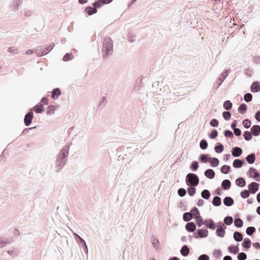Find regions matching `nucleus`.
<instances>
[{
    "label": "nucleus",
    "mask_w": 260,
    "mask_h": 260,
    "mask_svg": "<svg viewBox=\"0 0 260 260\" xmlns=\"http://www.w3.org/2000/svg\"><path fill=\"white\" fill-rule=\"evenodd\" d=\"M70 146L67 145L63 147L56 156L55 162L56 172H59L67 162V158L69 154Z\"/></svg>",
    "instance_id": "obj_1"
},
{
    "label": "nucleus",
    "mask_w": 260,
    "mask_h": 260,
    "mask_svg": "<svg viewBox=\"0 0 260 260\" xmlns=\"http://www.w3.org/2000/svg\"><path fill=\"white\" fill-rule=\"evenodd\" d=\"M102 53L104 59H106L112 55L113 53V44L111 38L106 37L103 41Z\"/></svg>",
    "instance_id": "obj_2"
},
{
    "label": "nucleus",
    "mask_w": 260,
    "mask_h": 260,
    "mask_svg": "<svg viewBox=\"0 0 260 260\" xmlns=\"http://www.w3.org/2000/svg\"><path fill=\"white\" fill-rule=\"evenodd\" d=\"M199 181L198 176L193 173L187 174L185 177V182L187 185L197 186L199 183Z\"/></svg>",
    "instance_id": "obj_3"
},
{
    "label": "nucleus",
    "mask_w": 260,
    "mask_h": 260,
    "mask_svg": "<svg viewBox=\"0 0 260 260\" xmlns=\"http://www.w3.org/2000/svg\"><path fill=\"white\" fill-rule=\"evenodd\" d=\"M54 45L53 46L50 45L49 46H39L37 47L36 50V55L38 56H42L44 55L47 54L49 52L52 50L53 48Z\"/></svg>",
    "instance_id": "obj_4"
},
{
    "label": "nucleus",
    "mask_w": 260,
    "mask_h": 260,
    "mask_svg": "<svg viewBox=\"0 0 260 260\" xmlns=\"http://www.w3.org/2000/svg\"><path fill=\"white\" fill-rule=\"evenodd\" d=\"M247 175L256 181L260 182V173L254 168L250 167L247 173Z\"/></svg>",
    "instance_id": "obj_5"
},
{
    "label": "nucleus",
    "mask_w": 260,
    "mask_h": 260,
    "mask_svg": "<svg viewBox=\"0 0 260 260\" xmlns=\"http://www.w3.org/2000/svg\"><path fill=\"white\" fill-rule=\"evenodd\" d=\"M196 238H205L208 236V231L207 229L203 228L197 230L193 233Z\"/></svg>",
    "instance_id": "obj_6"
},
{
    "label": "nucleus",
    "mask_w": 260,
    "mask_h": 260,
    "mask_svg": "<svg viewBox=\"0 0 260 260\" xmlns=\"http://www.w3.org/2000/svg\"><path fill=\"white\" fill-rule=\"evenodd\" d=\"M34 118V108L29 109V112L24 116V123L27 126L30 125Z\"/></svg>",
    "instance_id": "obj_7"
},
{
    "label": "nucleus",
    "mask_w": 260,
    "mask_h": 260,
    "mask_svg": "<svg viewBox=\"0 0 260 260\" xmlns=\"http://www.w3.org/2000/svg\"><path fill=\"white\" fill-rule=\"evenodd\" d=\"M259 184L255 182H252L248 185V188L252 194H255L259 189Z\"/></svg>",
    "instance_id": "obj_8"
},
{
    "label": "nucleus",
    "mask_w": 260,
    "mask_h": 260,
    "mask_svg": "<svg viewBox=\"0 0 260 260\" xmlns=\"http://www.w3.org/2000/svg\"><path fill=\"white\" fill-rule=\"evenodd\" d=\"M205 225L211 230H214L216 228V224L212 219H206L205 220Z\"/></svg>",
    "instance_id": "obj_9"
},
{
    "label": "nucleus",
    "mask_w": 260,
    "mask_h": 260,
    "mask_svg": "<svg viewBox=\"0 0 260 260\" xmlns=\"http://www.w3.org/2000/svg\"><path fill=\"white\" fill-rule=\"evenodd\" d=\"M225 77L222 76L221 74L219 76L215 82L214 83L213 88L217 90L219 86L221 85L223 81L225 80Z\"/></svg>",
    "instance_id": "obj_10"
},
{
    "label": "nucleus",
    "mask_w": 260,
    "mask_h": 260,
    "mask_svg": "<svg viewBox=\"0 0 260 260\" xmlns=\"http://www.w3.org/2000/svg\"><path fill=\"white\" fill-rule=\"evenodd\" d=\"M250 91L253 93H256L260 91V82L256 81L253 82L250 86Z\"/></svg>",
    "instance_id": "obj_11"
},
{
    "label": "nucleus",
    "mask_w": 260,
    "mask_h": 260,
    "mask_svg": "<svg viewBox=\"0 0 260 260\" xmlns=\"http://www.w3.org/2000/svg\"><path fill=\"white\" fill-rule=\"evenodd\" d=\"M197 225L196 223L192 221L187 222L185 225L186 230L189 233L195 232Z\"/></svg>",
    "instance_id": "obj_12"
},
{
    "label": "nucleus",
    "mask_w": 260,
    "mask_h": 260,
    "mask_svg": "<svg viewBox=\"0 0 260 260\" xmlns=\"http://www.w3.org/2000/svg\"><path fill=\"white\" fill-rule=\"evenodd\" d=\"M243 152L242 149L239 147L235 146L232 150V154L234 157H239Z\"/></svg>",
    "instance_id": "obj_13"
},
{
    "label": "nucleus",
    "mask_w": 260,
    "mask_h": 260,
    "mask_svg": "<svg viewBox=\"0 0 260 260\" xmlns=\"http://www.w3.org/2000/svg\"><path fill=\"white\" fill-rule=\"evenodd\" d=\"M211 157L208 154H201L199 157V160L201 163H207L209 162Z\"/></svg>",
    "instance_id": "obj_14"
},
{
    "label": "nucleus",
    "mask_w": 260,
    "mask_h": 260,
    "mask_svg": "<svg viewBox=\"0 0 260 260\" xmlns=\"http://www.w3.org/2000/svg\"><path fill=\"white\" fill-rule=\"evenodd\" d=\"M250 131L253 135L257 137L260 135V125L255 124L253 125L250 128Z\"/></svg>",
    "instance_id": "obj_15"
},
{
    "label": "nucleus",
    "mask_w": 260,
    "mask_h": 260,
    "mask_svg": "<svg viewBox=\"0 0 260 260\" xmlns=\"http://www.w3.org/2000/svg\"><path fill=\"white\" fill-rule=\"evenodd\" d=\"M204 175L210 179H212L215 177V173L213 170L208 169L204 172Z\"/></svg>",
    "instance_id": "obj_16"
},
{
    "label": "nucleus",
    "mask_w": 260,
    "mask_h": 260,
    "mask_svg": "<svg viewBox=\"0 0 260 260\" xmlns=\"http://www.w3.org/2000/svg\"><path fill=\"white\" fill-rule=\"evenodd\" d=\"M223 203L225 206L230 207L234 204V201L232 197H226L223 199Z\"/></svg>",
    "instance_id": "obj_17"
},
{
    "label": "nucleus",
    "mask_w": 260,
    "mask_h": 260,
    "mask_svg": "<svg viewBox=\"0 0 260 260\" xmlns=\"http://www.w3.org/2000/svg\"><path fill=\"white\" fill-rule=\"evenodd\" d=\"M85 13H87L88 15L90 16L97 13L98 10L92 6H87L84 10Z\"/></svg>",
    "instance_id": "obj_18"
},
{
    "label": "nucleus",
    "mask_w": 260,
    "mask_h": 260,
    "mask_svg": "<svg viewBox=\"0 0 260 260\" xmlns=\"http://www.w3.org/2000/svg\"><path fill=\"white\" fill-rule=\"evenodd\" d=\"M239 244H237V245H231L228 247V251L229 252L233 253L234 254H236L238 253L239 251Z\"/></svg>",
    "instance_id": "obj_19"
},
{
    "label": "nucleus",
    "mask_w": 260,
    "mask_h": 260,
    "mask_svg": "<svg viewBox=\"0 0 260 260\" xmlns=\"http://www.w3.org/2000/svg\"><path fill=\"white\" fill-rule=\"evenodd\" d=\"M61 94L60 89L59 88H54L51 92V98L53 100H56Z\"/></svg>",
    "instance_id": "obj_20"
},
{
    "label": "nucleus",
    "mask_w": 260,
    "mask_h": 260,
    "mask_svg": "<svg viewBox=\"0 0 260 260\" xmlns=\"http://www.w3.org/2000/svg\"><path fill=\"white\" fill-rule=\"evenodd\" d=\"M190 253V249L188 246L186 245H184L182 246L180 249V253L183 256H187Z\"/></svg>",
    "instance_id": "obj_21"
},
{
    "label": "nucleus",
    "mask_w": 260,
    "mask_h": 260,
    "mask_svg": "<svg viewBox=\"0 0 260 260\" xmlns=\"http://www.w3.org/2000/svg\"><path fill=\"white\" fill-rule=\"evenodd\" d=\"M244 163L245 164L244 160L237 158L234 160L233 166L235 168H240Z\"/></svg>",
    "instance_id": "obj_22"
},
{
    "label": "nucleus",
    "mask_w": 260,
    "mask_h": 260,
    "mask_svg": "<svg viewBox=\"0 0 260 260\" xmlns=\"http://www.w3.org/2000/svg\"><path fill=\"white\" fill-rule=\"evenodd\" d=\"M233 238L236 242H239L243 240V236L241 232L236 231L234 233Z\"/></svg>",
    "instance_id": "obj_23"
},
{
    "label": "nucleus",
    "mask_w": 260,
    "mask_h": 260,
    "mask_svg": "<svg viewBox=\"0 0 260 260\" xmlns=\"http://www.w3.org/2000/svg\"><path fill=\"white\" fill-rule=\"evenodd\" d=\"M236 184L240 187H243L246 186V183L245 179L243 177L238 178L235 181Z\"/></svg>",
    "instance_id": "obj_24"
},
{
    "label": "nucleus",
    "mask_w": 260,
    "mask_h": 260,
    "mask_svg": "<svg viewBox=\"0 0 260 260\" xmlns=\"http://www.w3.org/2000/svg\"><path fill=\"white\" fill-rule=\"evenodd\" d=\"M245 159L248 164H253L256 159L255 153H251L247 155V156L246 157Z\"/></svg>",
    "instance_id": "obj_25"
},
{
    "label": "nucleus",
    "mask_w": 260,
    "mask_h": 260,
    "mask_svg": "<svg viewBox=\"0 0 260 260\" xmlns=\"http://www.w3.org/2000/svg\"><path fill=\"white\" fill-rule=\"evenodd\" d=\"M231 187V182L229 179H224L221 182V188L224 190H229Z\"/></svg>",
    "instance_id": "obj_26"
},
{
    "label": "nucleus",
    "mask_w": 260,
    "mask_h": 260,
    "mask_svg": "<svg viewBox=\"0 0 260 260\" xmlns=\"http://www.w3.org/2000/svg\"><path fill=\"white\" fill-rule=\"evenodd\" d=\"M251 240L248 238H245L243 240V242L242 243V245L245 249H248L251 247Z\"/></svg>",
    "instance_id": "obj_27"
},
{
    "label": "nucleus",
    "mask_w": 260,
    "mask_h": 260,
    "mask_svg": "<svg viewBox=\"0 0 260 260\" xmlns=\"http://www.w3.org/2000/svg\"><path fill=\"white\" fill-rule=\"evenodd\" d=\"M73 236L76 242L79 244V245L80 246L86 243L85 240L77 234L74 233Z\"/></svg>",
    "instance_id": "obj_28"
},
{
    "label": "nucleus",
    "mask_w": 260,
    "mask_h": 260,
    "mask_svg": "<svg viewBox=\"0 0 260 260\" xmlns=\"http://www.w3.org/2000/svg\"><path fill=\"white\" fill-rule=\"evenodd\" d=\"M196 224L198 227L202 226L203 224L205 225V221H204L203 217L201 215H199L195 217Z\"/></svg>",
    "instance_id": "obj_29"
},
{
    "label": "nucleus",
    "mask_w": 260,
    "mask_h": 260,
    "mask_svg": "<svg viewBox=\"0 0 260 260\" xmlns=\"http://www.w3.org/2000/svg\"><path fill=\"white\" fill-rule=\"evenodd\" d=\"M225 229H223L220 227H218L216 230V235L217 236L219 237L220 238H223L225 233Z\"/></svg>",
    "instance_id": "obj_30"
},
{
    "label": "nucleus",
    "mask_w": 260,
    "mask_h": 260,
    "mask_svg": "<svg viewBox=\"0 0 260 260\" xmlns=\"http://www.w3.org/2000/svg\"><path fill=\"white\" fill-rule=\"evenodd\" d=\"M209 162L212 167L214 168L217 167L219 165V160L216 157H211Z\"/></svg>",
    "instance_id": "obj_31"
},
{
    "label": "nucleus",
    "mask_w": 260,
    "mask_h": 260,
    "mask_svg": "<svg viewBox=\"0 0 260 260\" xmlns=\"http://www.w3.org/2000/svg\"><path fill=\"white\" fill-rule=\"evenodd\" d=\"M224 150L223 145L220 143H217L216 144L214 147V150L215 152L217 153H221Z\"/></svg>",
    "instance_id": "obj_32"
},
{
    "label": "nucleus",
    "mask_w": 260,
    "mask_h": 260,
    "mask_svg": "<svg viewBox=\"0 0 260 260\" xmlns=\"http://www.w3.org/2000/svg\"><path fill=\"white\" fill-rule=\"evenodd\" d=\"M247 110V106L245 103L241 104L238 108V111L241 114H244Z\"/></svg>",
    "instance_id": "obj_33"
},
{
    "label": "nucleus",
    "mask_w": 260,
    "mask_h": 260,
    "mask_svg": "<svg viewBox=\"0 0 260 260\" xmlns=\"http://www.w3.org/2000/svg\"><path fill=\"white\" fill-rule=\"evenodd\" d=\"M253 136V135L252 133H251V131H245L243 133L244 138L247 141H250L252 139Z\"/></svg>",
    "instance_id": "obj_34"
},
{
    "label": "nucleus",
    "mask_w": 260,
    "mask_h": 260,
    "mask_svg": "<svg viewBox=\"0 0 260 260\" xmlns=\"http://www.w3.org/2000/svg\"><path fill=\"white\" fill-rule=\"evenodd\" d=\"M202 198L205 200H208L210 198L211 193L209 190L204 189L201 193Z\"/></svg>",
    "instance_id": "obj_35"
},
{
    "label": "nucleus",
    "mask_w": 260,
    "mask_h": 260,
    "mask_svg": "<svg viewBox=\"0 0 260 260\" xmlns=\"http://www.w3.org/2000/svg\"><path fill=\"white\" fill-rule=\"evenodd\" d=\"M212 204L214 206H219L221 204V199L218 196H215L212 201Z\"/></svg>",
    "instance_id": "obj_36"
},
{
    "label": "nucleus",
    "mask_w": 260,
    "mask_h": 260,
    "mask_svg": "<svg viewBox=\"0 0 260 260\" xmlns=\"http://www.w3.org/2000/svg\"><path fill=\"white\" fill-rule=\"evenodd\" d=\"M231 170V167L229 165H224L220 168V171L222 174H227Z\"/></svg>",
    "instance_id": "obj_37"
},
{
    "label": "nucleus",
    "mask_w": 260,
    "mask_h": 260,
    "mask_svg": "<svg viewBox=\"0 0 260 260\" xmlns=\"http://www.w3.org/2000/svg\"><path fill=\"white\" fill-rule=\"evenodd\" d=\"M199 167V163L197 161H193L189 167L190 170L193 172H196Z\"/></svg>",
    "instance_id": "obj_38"
},
{
    "label": "nucleus",
    "mask_w": 260,
    "mask_h": 260,
    "mask_svg": "<svg viewBox=\"0 0 260 260\" xmlns=\"http://www.w3.org/2000/svg\"><path fill=\"white\" fill-rule=\"evenodd\" d=\"M233 106L232 103L230 100L225 101L223 104V108L225 110H229L232 109Z\"/></svg>",
    "instance_id": "obj_39"
},
{
    "label": "nucleus",
    "mask_w": 260,
    "mask_h": 260,
    "mask_svg": "<svg viewBox=\"0 0 260 260\" xmlns=\"http://www.w3.org/2000/svg\"><path fill=\"white\" fill-rule=\"evenodd\" d=\"M234 225L238 228H241L243 225V221L241 218H237L235 219Z\"/></svg>",
    "instance_id": "obj_40"
},
{
    "label": "nucleus",
    "mask_w": 260,
    "mask_h": 260,
    "mask_svg": "<svg viewBox=\"0 0 260 260\" xmlns=\"http://www.w3.org/2000/svg\"><path fill=\"white\" fill-rule=\"evenodd\" d=\"M191 214L189 212H186L183 213V219L184 221H189L192 219Z\"/></svg>",
    "instance_id": "obj_41"
},
{
    "label": "nucleus",
    "mask_w": 260,
    "mask_h": 260,
    "mask_svg": "<svg viewBox=\"0 0 260 260\" xmlns=\"http://www.w3.org/2000/svg\"><path fill=\"white\" fill-rule=\"evenodd\" d=\"M242 124L244 128L248 129L250 127L251 125V121L250 119L246 118L243 120Z\"/></svg>",
    "instance_id": "obj_42"
},
{
    "label": "nucleus",
    "mask_w": 260,
    "mask_h": 260,
    "mask_svg": "<svg viewBox=\"0 0 260 260\" xmlns=\"http://www.w3.org/2000/svg\"><path fill=\"white\" fill-rule=\"evenodd\" d=\"M191 214L192 217L194 216V217L200 215V211L199 209L196 207H193L189 212Z\"/></svg>",
    "instance_id": "obj_43"
},
{
    "label": "nucleus",
    "mask_w": 260,
    "mask_h": 260,
    "mask_svg": "<svg viewBox=\"0 0 260 260\" xmlns=\"http://www.w3.org/2000/svg\"><path fill=\"white\" fill-rule=\"evenodd\" d=\"M103 5L104 4H103L102 0H96L92 4L93 7L96 9L101 8Z\"/></svg>",
    "instance_id": "obj_44"
},
{
    "label": "nucleus",
    "mask_w": 260,
    "mask_h": 260,
    "mask_svg": "<svg viewBox=\"0 0 260 260\" xmlns=\"http://www.w3.org/2000/svg\"><path fill=\"white\" fill-rule=\"evenodd\" d=\"M223 221L226 225H230L233 222V219L232 216H228L224 217Z\"/></svg>",
    "instance_id": "obj_45"
},
{
    "label": "nucleus",
    "mask_w": 260,
    "mask_h": 260,
    "mask_svg": "<svg viewBox=\"0 0 260 260\" xmlns=\"http://www.w3.org/2000/svg\"><path fill=\"white\" fill-rule=\"evenodd\" d=\"M21 3V1L20 0H14L12 5V7L14 11H16L18 9L19 6Z\"/></svg>",
    "instance_id": "obj_46"
},
{
    "label": "nucleus",
    "mask_w": 260,
    "mask_h": 260,
    "mask_svg": "<svg viewBox=\"0 0 260 260\" xmlns=\"http://www.w3.org/2000/svg\"><path fill=\"white\" fill-rule=\"evenodd\" d=\"M55 110V109L54 106L53 105H50L47 108L46 113L47 115H52L54 113Z\"/></svg>",
    "instance_id": "obj_47"
},
{
    "label": "nucleus",
    "mask_w": 260,
    "mask_h": 260,
    "mask_svg": "<svg viewBox=\"0 0 260 260\" xmlns=\"http://www.w3.org/2000/svg\"><path fill=\"white\" fill-rule=\"evenodd\" d=\"M34 109L35 108V112L36 113H42L44 112V108H43V107L39 104H37L36 105L34 108H33Z\"/></svg>",
    "instance_id": "obj_48"
},
{
    "label": "nucleus",
    "mask_w": 260,
    "mask_h": 260,
    "mask_svg": "<svg viewBox=\"0 0 260 260\" xmlns=\"http://www.w3.org/2000/svg\"><path fill=\"white\" fill-rule=\"evenodd\" d=\"M200 147L201 149L205 150L208 147V142L205 139H202L200 142Z\"/></svg>",
    "instance_id": "obj_49"
},
{
    "label": "nucleus",
    "mask_w": 260,
    "mask_h": 260,
    "mask_svg": "<svg viewBox=\"0 0 260 260\" xmlns=\"http://www.w3.org/2000/svg\"><path fill=\"white\" fill-rule=\"evenodd\" d=\"M256 231L255 227L248 226L246 230V233L248 236H251Z\"/></svg>",
    "instance_id": "obj_50"
},
{
    "label": "nucleus",
    "mask_w": 260,
    "mask_h": 260,
    "mask_svg": "<svg viewBox=\"0 0 260 260\" xmlns=\"http://www.w3.org/2000/svg\"><path fill=\"white\" fill-rule=\"evenodd\" d=\"M218 136V132L215 129H214L212 131L211 133H208L209 137L211 139H214L216 138Z\"/></svg>",
    "instance_id": "obj_51"
},
{
    "label": "nucleus",
    "mask_w": 260,
    "mask_h": 260,
    "mask_svg": "<svg viewBox=\"0 0 260 260\" xmlns=\"http://www.w3.org/2000/svg\"><path fill=\"white\" fill-rule=\"evenodd\" d=\"M252 94L250 93H246L244 95V101L247 102H250L252 100Z\"/></svg>",
    "instance_id": "obj_52"
},
{
    "label": "nucleus",
    "mask_w": 260,
    "mask_h": 260,
    "mask_svg": "<svg viewBox=\"0 0 260 260\" xmlns=\"http://www.w3.org/2000/svg\"><path fill=\"white\" fill-rule=\"evenodd\" d=\"M187 192L190 196H193L196 192V188L193 186H189L187 188Z\"/></svg>",
    "instance_id": "obj_53"
},
{
    "label": "nucleus",
    "mask_w": 260,
    "mask_h": 260,
    "mask_svg": "<svg viewBox=\"0 0 260 260\" xmlns=\"http://www.w3.org/2000/svg\"><path fill=\"white\" fill-rule=\"evenodd\" d=\"M240 196L243 199H247L249 197L250 193L248 190L244 189L240 192Z\"/></svg>",
    "instance_id": "obj_54"
},
{
    "label": "nucleus",
    "mask_w": 260,
    "mask_h": 260,
    "mask_svg": "<svg viewBox=\"0 0 260 260\" xmlns=\"http://www.w3.org/2000/svg\"><path fill=\"white\" fill-rule=\"evenodd\" d=\"M107 103V98L106 96H103L102 98V99L100 101V102L99 103V107L101 108H103L105 105H106V104Z\"/></svg>",
    "instance_id": "obj_55"
},
{
    "label": "nucleus",
    "mask_w": 260,
    "mask_h": 260,
    "mask_svg": "<svg viewBox=\"0 0 260 260\" xmlns=\"http://www.w3.org/2000/svg\"><path fill=\"white\" fill-rule=\"evenodd\" d=\"M237 258L238 260H246L247 258V254L243 252H238Z\"/></svg>",
    "instance_id": "obj_56"
},
{
    "label": "nucleus",
    "mask_w": 260,
    "mask_h": 260,
    "mask_svg": "<svg viewBox=\"0 0 260 260\" xmlns=\"http://www.w3.org/2000/svg\"><path fill=\"white\" fill-rule=\"evenodd\" d=\"M224 135L225 137L233 138L234 137V134L231 130L226 129L224 131Z\"/></svg>",
    "instance_id": "obj_57"
},
{
    "label": "nucleus",
    "mask_w": 260,
    "mask_h": 260,
    "mask_svg": "<svg viewBox=\"0 0 260 260\" xmlns=\"http://www.w3.org/2000/svg\"><path fill=\"white\" fill-rule=\"evenodd\" d=\"M222 116L225 120H229L231 119V113L230 112L224 111L222 112Z\"/></svg>",
    "instance_id": "obj_58"
},
{
    "label": "nucleus",
    "mask_w": 260,
    "mask_h": 260,
    "mask_svg": "<svg viewBox=\"0 0 260 260\" xmlns=\"http://www.w3.org/2000/svg\"><path fill=\"white\" fill-rule=\"evenodd\" d=\"M210 124L212 127H216L218 126L219 121L217 119L213 118L210 120Z\"/></svg>",
    "instance_id": "obj_59"
},
{
    "label": "nucleus",
    "mask_w": 260,
    "mask_h": 260,
    "mask_svg": "<svg viewBox=\"0 0 260 260\" xmlns=\"http://www.w3.org/2000/svg\"><path fill=\"white\" fill-rule=\"evenodd\" d=\"M73 57L72 53H67L63 57V60L64 61H68L70 60Z\"/></svg>",
    "instance_id": "obj_60"
},
{
    "label": "nucleus",
    "mask_w": 260,
    "mask_h": 260,
    "mask_svg": "<svg viewBox=\"0 0 260 260\" xmlns=\"http://www.w3.org/2000/svg\"><path fill=\"white\" fill-rule=\"evenodd\" d=\"M178 194L180 197H183L186 194V190L183 188H180L178 190Z\"/></svg>",
    "instance_id": "obj_61"
},
{
    "label": "nucleus",
    "mask_w": 260,
    "mask_h": 260,
    "mask_svg": "<svg viewBox=\"0 0 260 260\" xmlns=\"http://www.w3.org/2000/svg\"><path fill=\"white\" fill-rule=\"evenodd\" d=\"M48 103V99L47 97H43L40 102L39 105L41 106L47 105Z\"/></svg>",
    "instance_id": "obj_62"
},
{
    "label": "nucleus",
    "mask_w": 260,
    "mask_h": 260,
    "mask_svg": "<svg viewBox=\"0 0 260 260\" xmlns=\"http://www.w3.org/2000/svg\"><path fill=\"white\" fill-rule=\"evenodd\" d=\"M152 244L154 248L157 249L158 247L159 241L157 238H153L152 241Z\"/></svg>",
    "instance_id": "obj_63"
},
{
    "label": "nucleus",
    "mask_w": 260,
    "mask_h": 260,
    "mask_svg": "<svg viewBox=\"0 0 260 260\" xmlns=\"http://www.w3.org/2000/svg\"><path fill=\"white\" fill-rule=\"evenodd\" d=\"M209 256L207 254H202L199 256L198 260H209Z\"/></svg>",
    "instance_id": "obj_64"
}]
</instances>
